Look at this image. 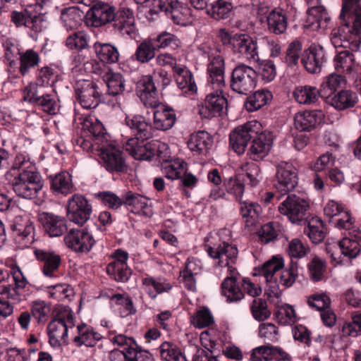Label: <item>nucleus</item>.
<instances>
[{
  "instance_id": "50",
  "label": "nucleus",
  "mask_w": 361,
  "mask_h": 361,
  "mask_svg": "<svg viewBox=\"0 0 361 361\" xmlns=\"http://www.w3.org/2000/svg\"><path fill=\"white\" fill-rule=\"evenodd\" d=\"M353 219L349 212L343 214V217L339 218L336 221V227L340 229L348 231V238H353L354 241L361 245V230L353 226Z\"/></svg>"
},
{
  "instance_id": "13",
  "label": "nucleus",
  "mask_w": 361,
  "mask_h": 361,
  "mask_svg": "<svg viewBox=\"0 0 361 361\" xmlns=\"http://www.w3.org/2000/svg\"><path fill=\"white\" fill-rule=\"evenodd\" d=\"M207 252L210 257L219 259V266L228 267L235 262L238 253L236 246L225 241L209 246Z\"/></svg>"
},
{
  "instance_id": "28",
  "label": "nucleus",
  "mask_w": 361,
  "mask_h": 361,
  "mask_svg": "<svg viewBox=\"0 0 361 361\" xmlns=\"http://www.w3.org/2000/svg\"><path fill=\"white\" fill-rule=\"evenodd\" d=\"M212 144V135L204 130L192 133L188 141V148L196 154H207Z\"/></svg>"
},
{
  "instance_id": "30",
  "label": "nucleus",
  "mask_w": 361,
  "mask_h": 361,
  "mask_svg": "<svg viewBox=\"0 0 361 361\" xmlns=\"http://www.w3.org/2000/svg\"><path fill=\"white\" fill-rule=\"evenodd\" d=\"M50 188L55 195H67L73 191L71 175L63 171L54 176H49Z\"/></svg>"
},
{
  "instance_id": "12",
  "label": "nucleus",
  "mask_w": 361,
  "mask_h": 361,
  "mask_svg": "<svg viewBox=\"0 0 361 361\" xmlns=\"http://www.w3.org/2000/svg\"><path fill=\"white\" fill-rule=\"evenodd\" d=\"M16 240L28 246L34 242L35 227L33 222L27 216H16L11 224Z\"/></svg>"
},
{
  "instance_id": "11",
  "label": "nucleus",
  "mask_w": 361,
  "mask_h": 361,
  "mask_svg": "<svg viewBox=\"0 0 361 361\" xmlns=\"http://www.w3.org/2000/svg\"><path fill=\"white\" fill-rule=\"evenodd\" d=\"M326 61V52L320 44H312L305 51L301 59L305 68L310 73H319Z\"/></svg>"
},
{
  "instance_id": "36",
  "label": "nucleus",
  "mask_w": 361,
  "mask_h": 361,
  "mask_svg": "<svg viewBox=\"0 0 361 361\" xmlns=\"http://www.w3.org/2000/svg\"><path fill=\"white\" fill-rule=\"evenodd\" d=\"M293 96L300 104H311L315 103L319 97H322V92L313 86H299L294 90Z\"/></svg>"
},
{
  "instance_id": "21",
  "label": "nucleus",
  "mask_w": 361,
  "mask_h": 361,
  "mask_svg": "<svg viewBox=\"0 0 361 361\" xmlns=\"http://www.w3.org/2000/svg\"><path fill=\"white\" fill-rule=\"evenodd\" d=\"M272 145V138L270 133H257V137L252 139L247 155L254 161H259L265 157L270 150Z\"/></svg>"
},
{
  "instance_id": "3",
  "label": "nucleus",
  "mask_w": 361,
  "mask_h": 361,
  "mask_svg": "<svg viewBox=\"0 0 361 361\" xmlns=\"http://www.w3.org/2000/svg\"><path fill=\"white\" fill-rule=\"evenodd\" d=\"M11 185L16 195L26 200L36 198L44 185L40 173L32 166L16 175Z\"/></svg>"
},
{
  "instance_id": "43",
  "label": "nucleus",
  "mask_w": 361,
  "mask_h": 361,
  "mask_svg": "<svg viewBox=\"0 0 361 361\" xmlns=\"http://www.w3.org/2000/svg\"><path fill=\"white\" fill-rule=\"evenodd\" d=\"M157 47L152 38L143 40L137 47L134 56L137 61L142 63H148L155 56Z\"/></svg>"
},
{
  "instance_id": "27",
  "label": "nucleus",
  "mask_w": 361,
  "mask_h": 361,
  "mask_svg": "<svg viewBox=\"0 0 361 361\" xmlns=\"http://www.w3.org/2000/svg\"><path fill=\"white\" fill-rule=\"evenodd\" d=\"M153 146L154 142L145 143L136 139H128L125 148L135 159L150 161L154 158Z\"/></svg>"
},
{
  "instance_id": "2",
  "label": "nucleus",
  "mask_w": 361,
  "mask_h": 361,
  "mask_svg": "<svg viewBox=\"0 0 361 361\" xmlns=\"http://www.w3.org/2000/svg\"><path fill=\"white\" fill-rule=\"evenodd\" d=\"M360 0H343L342 10L340 18L343 25L338 30H334L331 33V41L335 47H346L343 42H348V40H343L341 33L344 27L349 29L351 37H354L349 42L350 49L353 51L357 50L361 43V5L358 4Z\"/></svg>"
},
{
  "instance_id": "15",
  "label": "nucleus",
  "mask_w": 361,
  "mask_h": 361,
  "mask_svg": "<svg viewBox=\"0 0 361 361\" xmlns=\"http://www.w3.org/2000/svg\"><path fill=\"white\" fill-rule=\"evenodd\" d=\"M38 221L50 237L62 235L68 229L65 217L43 212L38 214Z\"/></svg>"
},
{
  "instance_id": "62",
  "label": "nucleus",
  "mask_w": 361,
  "mask_h": 361,
  "mask_svg": "<svg viewBox=\"0 0 361 361\" xmlns=\"http://www.w3.org/2000/svg\"><path fill=\"white\" fill-rule=\"evenodd\" d=\"M96 196L110 209H116L123 204V197H119L110 191L99 192Z\"/></svg>"
},
{
  "instance_id": "56",
  "label": "nucleus",
  "mask_w": 361,
  "mask_h": 361,
  "mask_svg": "<svg viewBox=\"0 0 361 361\" xmlns=\"http://www.w3.org/2000/svg\"><path fill=\"white\" fill-rule=\"evenodd\" d=\"M195 327L202 329L214 323L213 316L207 307H203L197 311L191 320Z\"/></svg>"
},
{
  "instance_id": "16",
  "label": "nucleus",
  "mask_w": 361,
  "mask_h": 361,
  "mask_svg": "<svg viewBox=\"0 0 361 361\" xmlns=\"http://www.w3.org/2000/svg\"><path fill=\"white\" fill-rule=\"evenodd\" d=\"M33 252L37 261L42 264L43 274L49 278L56 276L61 262L60 255L53 250L40 248H35Z\"/></svg>"
},
{
  "instance_id": "40",
  "label": "nucleus",
  "mask_w": 361,
  "mask_h": 361,
  "mask_svg": "<svg viewBox=\"0 0 361 361\" xmlns=\"http://www.w3.org/2000/svg\"><path fill=\"white\" fill-rule=\"evenodd\" d=\"M357 102L355 92L351 90H341L331 99V104L336 109L344 110L353 107Z\"/></svg>"
},
{
  "instance_id": "44",
  "label": "nucleus",
  "mask_w": 361,
  "mask_h": 361,
  "mask_svg": "<svg viewBox=\"0 0 361 361\" xmlns=\"http://www.w3.org/2000/svg\"><path fill=\"white\" fill-rule=\"evenodd\" d=\"M82 12L77 7L72 6L61 11V20L67 30L78 27L82 20Z\"/></svg>"
},
{
  "instance_id": "4",
  "label": "nucleus",
  "mask_w": 361,
  "mask_h": 361,
  "mask_svg": "<svg viewBox=\"0 0 361 361\" xmlns=\"http://www.w3.org/2000/svg\"><path fill=\"white\" fill-rule=\"evenodd\" d=\"M257 72L244 63L238 64L231 73V89L240 94L247 95L257 85Z\"/></svg>"
},
{
  "instance_id": "20",
  "label": "nucleus",
  "mask_w": 361,
  "mask_h": 361,
  "mask_svg": "<svg viewBox=\"0 0 361 361\" xmlns=\"http://www.w3.org/2000/svg\"><path fill=\"white\" fill-rule=\"evenodd\" d=\"M307 3L309 6L306 19L307 26L313 30L326 29L330 20L326 8L317 3L314 4L312 0H307Z\"/></svg>"
},
{
  "instance_id": "46",
  "label": "nucleus",
  "mask_w": 361,
  "mask_h": 361,
  "mask_svg": "<svg viewBox=\"0 0 361 361\" xmlns=\"http://www.w3.org/2000/svg\"><path fill=\"white\" fill-rule=\"evenodd\" d=\"M65 45L71 50L82 51L90 47L89 35L82 30L71 34L65 41Z\"/></svg>"
},
{
  "instance_id": "47",
  "label": "nucleus",
  "mask_w": 361,
  "mask_h": 361,
  "mask_svg": "<svg viewBox=\"0 0 361 361\" xmlns=\"http://www.w3.org/2000/svg\"><path fill=\"white\" fill-rule=\"evenodd\" d=\"M160 356L164 361H188L179 348L171 342H164L159 348Z\"/></svg>"
},
{
  "instance_id": "54",
  "label": "nucleus",
  "mask_w": 361,
  "mask_h": 361,
  "mask_svg": "<svg viewBox=\"0 0 361 361\" xmlns=\"http://www.w3.org/2000/svg\"><path fill=\"white\" fill-rule=\"evenodd\" d=\"M51 312V306L43 300L34 301L31 306V314L38 323H44Z\"/></svg>"
},
{
  "instance_id": "6",
  "label": "nucleus",
  "mask_w": 361,
  "mask_h": 361,
  "mask_svg": "<svg viewBox=\"0 0 361 361\" xmlns=\"http://www.w3.org/2000/svg\"><path fill=\"white\" fill-rule=\"evenodd\" d=\"M259 131H261V124L255 120L239 126L230 133V145L236 153L241 154L245 152L251 140L257 137Z\"/></svg>"
},
{
  "instance_id": "51",
  "label": "nucleus",
  "mask_w": 361,
  "mask_h": 361,
  "mask_svg": "<svg viewBox=\"0 0 361 361\" xmlns=\"http://www.w3.org/2000/svg\"><path fill=\"white\" fill-rule=\"evenodd\" d=\"M283 267V259L274 256L263 264L255 275H262L265 278L267 282H270L273 279L274 274Z\"/></svg>"
},
{
  "instance_id": "1",
  "label": "nucleus",
  "mask_w": 361,
  "mask_h": 361,
  "mask_svg": "<svg viewBox=\"0 0 361 361\" xmlns=\"http://www.w3.org/2000/svg\"><path fill=\"white\" fill-rule=\"evenodd\" d=\"M85 17L88 25L98 27L111 23L123 36L133 38L136 35L133 13L129 8H123L116 13L114 7L98 2L89 9Z\"/></svg>"
},
{
  "instance_id": "23",
  "label": "nucleus",
  "mask_w": 361,
  "mask_h": 361,
  "mask_svg": "<svg viewBox=\"0 0 361 361\" xmlns=\"http://www.w3.org/2000/svg\"><path fill=\"white\" fill-rule=\"evenodd\" d=\"M324 118L321 110L306 111L295 115L294 125L300 131H310L321 123Z\"/></svg>"
},
{
  "instance_id": "10",
  "label": "nucleus",
  "mask_w": 361,
  "mask_h": 361,
  "mask_svg": "<svg viewBox=\"0 0 361 361\" xmlns=\"http://www.w3.org/2000/svg\"><path fill=\"white\" fill-rule=\"evenodd\" d=\"M66 246L78 253H87L95 243L92 235L86 229H71L64 237Z\"/></svg>"
},
{
  "instance_id": "7",
  "label": "nucleus",
  "mask_w": 361,
  "mask_h": 361,
  "mask_svg": "<svg viewBox=\"0 0 361 361\" xmlns=\"http://www.w3.org/2000/svg\"><path fill=\"white\" fill-rule=\"evenodd\" d=\"M74 89L75 98L84 109H94L102 100V93L97 84L93 80H78Z\"/></svg>"
},
{
  "instance_id": "31",
  "label": "nucleus",
  "mask_w": 361,
  "mask_h": 361,
  "mask_svg": "<svg viewBox=\"0 0 361 361\" xmlns=\"http://www.w3.org/2000/svg\"><path fill=\"white\" fill-rule=\"evenodd\" d=\"M268 30L275 35L283 34L288 27V17L282 9L274 8L267 17Z\"/></svg>"
},
{
  "instance_id": "5",
  "label": "nucleus",
  "mask_w": 361,
  "mask_h": 361,
  "mask_svg": "<svg viewBox=\"0 0 361 361\" xmlns=\"http://www.w3.org/2000/svg\"><path fill=\"white\" fill-rule=\"evenodd\" d=\"M310 208L309 203L295 195H288L279 204V212L287 216L293 224H305L307 221Z\"/></svg>"
},
{
  "instance_id": "37",
  "label": "nucleus",
  "mask_w": 361,
  "mask_h": 361,
  "mask_svg": "<svg viewBox=\"0 0 361 361\" xmlns=\"http://www.w3.org/2000/svg\"><path fill=\"white\" fill-rule=\"evenodd\" d=\"M103 79L106 84L107 93L109 95L117 96L124 92L126 80L121 73L108 71L104 75Z\"/></svg>"
},
{
  "instance_id": "41",
  "label": "nucleus",
  "mask_w": 361,
  "mask_h": 361,
  "mask_svg": "<svg viewBox=\"0 0 361 361\" xmlns=\"http://www.w3.org/2000/svg\"><path fill=\"white\" fill-rule=\"evenodd\" d=\"M221 293L229 302L240 300L244 294L235 277H226L221 283Z\"/></svg>"
},
{
  "instance_id": "26",
  "label": "nucleus",
  "mask_w": 361,
  "mask_h": 361,
  "mask_svg": "<svg viewBox=\"0 0 361 361\" xmlns=\"http://www.w3.org/2000/svg\"><path fill=\"white\" fill-rule=\"evenodd\" d=\"M227 99L224 96L221 90H216L208 94L204 99V106L200 109V114H206L208 111L207 116H215L216 114L221 115L227 106Z\"/></svg>"
},
{
  "instance_id": "60",
  "label": "nucleus",
  "mask_w": 361,
  "mask_h": 361,
  "mask_svg": "<svg viewBox=\"0 0 361 361\" xmlns=\"http://www.w3.org/2000/svg\"><path fill=\"white\" fill-rule=\"evenodd\" d=\"M311 279L314 281H321L326 269V262L318 257H314L308 265Z\"/></svg>"
},
{
  "instance_id": "8",
  "label": "nucleus",
  "mask_w": 361,
  "mask_h": 361,
  "mask_svg": "<svg viewBox=\"0 0 361 361\" xmlns=\"http://www.w3.org/2000/svg\"><path fill=\"white\" fill-rule=\"evenodd\" d=\"M298 180L297 169L292 164L281 162L277 165L274 186L281 195L294 190L298 185Z\"/></svg>"
},
{
  "instance_id": "55",
  "label": "nucleus",
  "mask_w": 361,
  "mask_h": 361,
  "mask_svg": "<svg viewBox=\"0 0 361 361\" xmlns=\"http://www.w3.org/2000/svg\"><path fill=\"white\" fill-rule=\"evenodd\" d=\"M250 310L253 317L259 322L266 320L271 315V312L267 308V302L262 298L253 300Z\"/></svg>"
},
{
  "instance_id": "48",
  "label": "nucleus",
  "mask_w": 361,
  "mask_h": 361,
  "mask_svg": "<svg viewBox=\"0 0 361 361\" xmlns=\"http://www.w3.org/2000/svg\"><path fill=\"white\" fill-rule=\"evenodd\" d=\"M272 99V94L267 90L256 91L252 96L247 98L246 108L249 111L259 109L266 105Z\"/></svg>"
},
{
  "instance_id": "63",
  "label": "nucleus",
  "mask_w": 361,
  "mask_h": 361,
  "mask_svg": "<svg viewBox=\"0 0 361 361\" xmlns=\"http://www.w3.org/2000/svg\"><path fill=\"white\" fill-rule=\"evenodd\" d=\"M175 80L177 86L185 93L193 94L197 92V85L191 73L176 76Z\"/></svg>"
},
{
  "instance_id": "34",
  "label": "nucleus",
  "mask_w": 361,
  "mask_h": 361,
  "mask_svg": "<svg viewBox=\"0 0 361 361\" xmlns=\"http://www.w3.org/2000/svg\"><path fill=\"white\" fill-rule=\"evenodd\" d=\"M224 60L222 56L218 55L214 56L207 66L209 75V82L218 87L224 85Z\"/></svg>"
},
{
  "instance_id": "29",
  "label": "nucleus",
  "mask_w": 361,
  "mask_h": 361,
  "mask_svg": "<svg viewBox=\"0 0 361 361\" xmlns=\"http://www.w3.org/2000/svg\"><path fill=\"white\" fill-rule=\"evenodd\" d=\"M334 66L338 73L348 75L353 79L356 78L355 56L350 51L337 54L334 58Z\"/></svg>"
},
{
  "instance_id": "14",
  "label": "nucleus",
  "mask_w": 361,
  "mask_h": 361,
  "mask_svg": "<svg viewBox=\"0 0 361 361\" xmlns=\"http://www.w3.org/2000/svg\"><path fill=\"white\" fill-rule=\"evenodd\" d=\"M11 20L16 27L25 26L35 32L41 30L42 17L32 7L21 11H13L11 13Z\"/></svg>"
},
{
  "instance_id": "35",
  "label": "nucleus",
  "mask_w": 361,
  "mask_h": 361,
  "mask_svg": "<svg viewBox=\"0 0 361 361\" xmlns=\"http://www.w3.org/2000/svg\"><path fill=\"white\" fill-rule=\"evenodd\" d=\"M233 8L232 4L226 0H215L212 1L206 13L214 20H221L229 18Z\"/></svg>"
},
{
  "instance_id": "25",
  "label": "nucleus",
  "mask_w": 361,
  "mask_h": 361,
  "mask_svg": "<svg viewBox=\"0 0 361 361\" xmlns=\"http://www.w3.org/2000/svg\"><path fill=\"white\" fill-rule=\"evenodd\" d=\"M74 326L73 315L71 311H64L54 319L47 326L48 334L59 335L66 342L68 329Z\"/></svg>"
},
{
  "instance_id": "42",
  "label": "nucleus",
  "mask_w": 361,
  "mask_h": 361,
  "mask_svg": "<svg viewBox=\"0 0 361 361\" xmlns=\"http://www.w3.org/2000/svg\"><path fill=\"white\" fill-rule=\"evenodd\" d=\"M82 129L90 133L95 144L99 145L106 139V129L97 118L86 119L83 123Z\"/></svg>"
},
{
  "instance_id": "9",
  "label": "nucleus",
  "mask_w": 361,
  "mask_h": 361,
  "mask_svg": "<svg viewBox=\"0 0 361 361\" xmlns=\"http://www.w3.org/2000/svg\"><path fill=\"white\" fill-rule=\"evenodd\" d=\"M92 205L82 195L75 194L68 201L67 216L75 224L83 226L90 218Z\"/></svg>"
},
{
  "instance_id": "52",
  "label": "nucleus",
  "mask_w": 361,
  "mask_h": 361,
  "mask_svg": "<svg viewBox=\"0 0 361 361\" xmlns=\"http://www.w3.org/2000/svg\"><path fill=\"white\" fill-rule=\"evenodd\" d=\"M152 39L156 44L157 50L165 48L176 49L180 44V41L177 36L166 31L161 32L156 37L152 38Z\"/></svg>"
},
{
  "instance_id": "61",
  "label": "nucleus",
  "mask_w": 361,
  "mask_h": 361,
  "mask_svg": "<svg viewBox=\"0 0 361 361\" xmlns=\"http://www.w3.org/2000/svg\"><path fill=\"white\" fill-rule=\"evenodd\" d=\"M298 275L297 264L291 262L288 267L282 271L280 276L279 283L286 288H289L294 283Z\"/></svg>"
},
{
  "instance_id": "24",
  "label": "nucleus",
  "mask_w": 361,
  "mask_h": 361,
  "mask_svg": "<svg viewBox=\"0 0 361 361\" xmlns=\"http://www.w3.org/2000/svg\"><path fill=\"white\" fill-rule=\"evenodd\" d=\"M233 50L238 53L248 60L256 61L258 60L257 47L256 42L250 35L246 34H238Z\"/></svg>"
},
{
  "instance_id": "45",
  "label": "nucleus",
  "mask_w": 361,
  "mask_h": 361,
  "mask_svg": "<svg viewBox=\"0 0 361 361\" xmlns=\"http://www.w3.org/2000/svg\"><path fill=\"white\" fill-rule=\"evenodd\" d=\"M106 272L111 278L121 283L128 281L132 274V270L127 264L119 262L109 263L106 267Z\"/></svg>"
},
{
  "instance_id": "39",
  "label": "nucleus",
  "mask_w": 361,
  "mask_h": 361,
  "mask_svg": "<svg viewBox=\"0 0 361 361\" xmlns=\"http://www.w3.org/2000/svg\"><path fill=\"white\" fill-rule=\"evenodd\" d=\"M345 83V79L341 74L335 73L329 74L324 78V81L321 84L320 90L322 92V97L329 98L331 97L338 88Z\"/></svg>"
},
{
  "instance_id": "57",
  "label": "nucleus",
  "mask_w": 361,
  "mask_h": 361,
  "mask_svg": "<svg viewBox=\"0 0 361 361\" xmlns=\"http://www.w3.org/2000/svg\"><path fill=\"white\" fill-rule=\"evenodd\" d=\"M279 329L272 323H262L259 326V336L265 342L274 343L278 341Z\"/></svg>"
},
{
  "instance_id": "19",
  "label": "nucleus",
  "mask_w": 361,
  "mask_h": 361,
  "mask_svg": "<svg viewBox=\"0 0 361 361\" xmlns=\"http://www.w3.org/2000/svg\"><path fill=\"white\" fill-rule=\"evenodd\" d=\"M125 122L134 136L130 139L145 142L152 137L153 128L144 116L141 115L127 116Z\"/></svg>"
},
{
  "instance_id": "58",
  "label": "nucleus",
  "mask_w": 361,
  "mask_h": 361,
  "mask_svg": "<svg viewBox=\"0 0 361 361\" xmlns=\"http://www.w3.org/2000/svg\"><path fill=\"white\" fill-rule=\"evenodd\" d=\"M110 300L122 307L126 315L133 314L136 312L133 302L127 294H114L110 298Z\"/></svg>"
},
{
  "instance_id": "49",
  "label": "nucleus",
  "mask_w": 361,
  "mask_h": 361,
  "mask_svg": "<svg viewBox=\"0 0 361 361\" xmlns=\"http://www.w3.org/2000/svg\"><path fill=\"white\" fill-rule=\"evenodd\" d=\"M19 71L22 75H27L30 68L37 66L40 59L39 54L33 49H27L23 53H20Z\"/></svg>"
},
{
  "instance_id": "38",
  "label": "nucleus",
  "mask_w": 361,
  "mask_h": 361,
  "mask_svg": "<svg viewBox=\"0 0 361 361\" xmlns=\"http://www.w3.org/2000/svg\"><path fill=\"white\" fill-rule=\"evenodd\" d=\"M94 49L99 60L106 63H115L119 59L118 49L111 44L96 42Z\"/></svg>"
},
{
  "instance_id": "64",
  "label": "nucleus",
  "mask_w": 361,
  "mask_h": 361,
  "mask_svg": "<svg viewBox=\"0 0 361 361\" xmlns=\"http://www.w3.org/2000/svg\"><path fill=\"white\" fill-rule=\"evenodd\" d=\"M57 75L54 69L45 66L39 69L37 73V85L41 86L52 85L56 81Z\"/></svg>"
},
{
  "instance_id": "32",
  "label": "nucleus",
  "mask_w": 361,
  "mask_h": 361,
  "mask_svg": "<svg viewBox=\"0 0 361 361\" xmlns=\"http://www.w3.org/2000/svg\"><path fill=\"white\" fill-rule=\"evenodd\" d=\"M123 204L132 207L135 213L149 215L151 210L148 207V199L138 193L128 191L123 195Z\"/></svg>"
},
{
  "instance_id": "18",
  "label": "nucleus",
  "mask_w": 361,
  "mask_h": 361,
  "mask_svg": "<svg viewBox=\"0 0 361 361\" xmlns=\"http://www.w3.org/2000/svg\"><path fill=\"white\" fill-rule=\"evenodd\" d=\"M100 157L104 167L110 173H125L128 166L122 152L115 147L102 148Z\"/></svg>"
},
{
  "instance_id": "22",
  "label": "nucleus",
  "mask_w": 361,
  "mask_h": 361,
  "mask_svg": "<svg viewBox=\"0 0 361 361\" xmlns=\"http://www.w3.org/2000/svg\"><path fill=\"white\" fill-rule=\"evenodd\" d=\"M154 126L159 130H167L171 129L176 121V116L174 110L165 104L159 102L154 107Z\"/></svg>"
},
{
  "instance_id": "33",
  "label": "nucleus",
  "mask_w": 361,
  "mask_h": 361,
  "mask_svg": "<svg viewBox=\"0 0 361 361\" xmlns=\"http://www.w3.org/2000/svg\"><path fill=\"white\" fill-rule=\"evenodd\" d=\"M169 6L170 9L167 16L176 25H186L190 9L178 0H169Z\"/></svg>"
},
{
  "instance_id": "59",
  "label": "nucleus",
  "mask_w": 361,
  "mask_h": 361,
  "mask_svg": "<svg viewBox=\"0 0 361 361\" xmlns=\"http://www.w3.org/2000/svg\"><path fill=\"white\" fill-rule=\"evenodd\" d=\"M302 47V44L298 40H295L289 44L286 52V62L288 66H293L298 63Z\"/></svg>"
},
{
  "instance_id": "17",
  "label": "nucleus",
  "mask_w": 361,
  "mask_h": 361,
  "mask_svg": "<svg viewBox=\"0 0 361 361\" xmlns=\"http://www.w3.org/2000/svg\"><path fill=\"white\" fill-rule=\"evenodd\" d=\"M136 92L146 107L159 104L158 92L151 75H145L137 82Z\"/></svg>"
},
{
  "instance_id": "53",
  "label": "nucleus",
  "mask_w": 361,
  "mask_h": 361,
  "mask_svg": "<svg viewBox=\"0 0 361 361\" xmlns=\"http://www.w3.org/2000/svg\"><path fill=\"white\" fill-rule=\"evenodd\" d=\"M341 252L349 258L356 257L360 252L361 245L352 238H344L338 243Z\"/></svg>"
}]
</instances>
